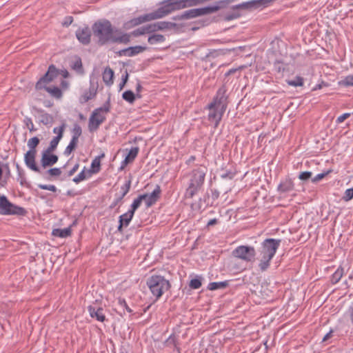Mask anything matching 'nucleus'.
I'll return each instance as SVG.
<instances>
[{
	"instance_id": "f257e3e1",
	"label": "nucleus",
	"mask_w": 353,
	"mask_h": 353,
	"mask_svg": "<svg viewBox=\"0 0 353 353\" xmlns=\"http://www.w3.org/2000/svg\"><path fill=\"white\" fill-rule=\"evenodd\" d=\"M93 35L97 38L101 46L108 43L128 44L130 41V35L120 30L114 29L108 19L96 21L92 26Z\"/></svg>"
},
{
	"instance_id": "f03ea898",
	"label": "nucleus",
	"mask_w": 353,
	"mask_h": 353,
	"mask_svg": "<svg viewBox=\"0 0 353 353\" xmlns=\"http://www.w3.org/2000/svg\"><path fill=\"white\" fill-rule=\"evenodd\" d=\"M281 243V239H266L261 244L259 250V268L264 272L268 269L270 262L274 256Z\"/></svg>"
},
{
	"instance_id": "7ed1b4c3",
	"label": "nucleus",
	"mask_w": 353,
	"mask_h": 353,
	"mask_svg": "<svg viewBox=\"0 0 353 353\" xmlns=\"http://www.w3.org/2000/svg\"><path fill=\"white\" fill-rule=\"evenodd\" d=\"M207 172V167L201 165L191 171L189 174L188 186L185 194L186 198H192L201 189Z\"/></svg>"
},
{
	"instance_id": "20e7f679",
	"label": "nucleus",
	"mask_w": 353,
	"mask_h": 353,
	"mask_svg": "<svg viewBox=\"0 0 353 353\" xmlns=\"http://www.w3.org/2000/svg\"><path fill=\"white\" fill-rule=\"evenodd\" d=\"M210 0H163L160 2L164 16L166 17L170 14L186 8L194 7Z\"/></svg>"
},
{
	"instance_id": "39448f33",
	"label": "nucleus",
	"mask_w": 353,
	"mask_h": 353,
	"mask_svg": "<svg viewBox=\"0 0 353 353\" xmlns=\"http://www.w3.org/2000/svg\"><path fill=\"white\" fill-rule=\"evenodd\" d=\"M234 0H221L217 1L214 6H207L205 8H193L183 12V16L186 19H193L197 17L206 15L217 12L218 10L226 8Z\"/></svg>"
},
{
	"instance_id": "423d86ee",
	"label": "nucleus",
	"mask_w": 353,
	"mask_h": 353,
	"mask_svg": "<svg viewBox=\"0 0 353 353\" xmlns=\"http://www.w3.org/2000/svg\"><path fill=\"white\" fill-rule=\"evenodd\" d=\"M146 283L156 299H159L164 292L170 288V282L160 275L151 276L148 279Z\"/></svg>"
},
{
	"instance_id": "0eeeda50",
	"label": "nucleus",
	"mask_w": 353,
	"mask_h": 353,
	"mask_svg": "<svg viewBox=\"0 0 353 353\" xmlns=\"http://www.w3.org/2000/svg\"><path fill=\"white\" fill-rule=\"evenodd\" d=\"M40 143L37 137H34L28 141L29 150L24 154V161L26 166L31 170L41 174V168L36 163L37 150L36 148Z\"/></svg>"
},
{
	"instance_id": "6e6552de",
	"label": "nucleus",
	"mask_w": 353,
	"mask_h": 353,
	"mask_svg": "<svg viewBox=\"0 0 353 353\" xmlns=\"http://www.w3.org/2000/svg\"><path fill=\"white\" fill-rule=\"evenodd\" d=\"M163 17H165V16L161 6H160V7L154 12L143 15H141L138 17L133 18L125 22L123 24V28L126 30H128L145 22L150 21L158 19H162Z\"/></svg>"
},
{
	"instance_id": "1a4fd4ad",
	"label": "nucleus",
	"mask_w": 353,
	"mask_h": 353,
	"mask_svg": "<svg viewBox=\"0 0 353 353\" xmlns=\"http://www.w3.org/2000/svg\"><path fill=\"white\" fill-rule=\"evenodd\" d=\"M26 213L25 208L12 203L6 196L0 195V214L25 216Z\"/></svg>"
},
{
	"instance_id": "9d476101",
	"label": "nucleus",
	"mask_w": 353,
	"mask_h": 353,
	"mask_svg": "<svg viewBox=\"0 0 353 353\" xmlns=\"http://www.w3.org/2000/svg\"><path fill=\"white\" fill-rule=\"evenodd\" d=\"M232 256L245 262H252L255 259L256 250L252 246L240 245L232 251Z\"/></svg>"
},
{
	"instance_id": "9b49d317",
	"label": "nucleus",
	"mask_w": 353,
	"mask_h": 353,
	"mask_svg": "<svg viewBox=\"0 0 353 353\" xmlns=\"http://www.w3.org/2000/svg\"><path fill=\"white\" fill-rule=\"evenodd\" d=\"M59 70L55 65H50L46 73L37 82L35 88L38 90H43L48 83L54 81L59 76Z\"/></svg>"
},
{
	"instance_id": "f8f14e48",
	"label": "nucleus",
	"mask_w": 353,
	"mask_h": 353,
	"mask_svg": "<svg viewBox=\"0 0 353 353\" xmlns=\"http://www.w3.org/2000/svg\"><path fill=\"white\" fill-rule=\"evenodd\" d=\"M226 91L225 86H222L218 90L215 97L210 103V108L218 107L223 110H226L228 104Z\"/></svg>"
},
{
	"instance_id": "ddd939ff",
	"label": "nucleus",
	"mask_w": 353,
	"mask_h": 353,
	"mask_svg": "<svg viewBox=\"0 0 353 353\" xmlns=\"http://www.w3.org/2000/svg\"><path fill=\"white\" fill-rule=\"evenodd\" d=\"M106 117L103 114L93 111L89 118L88 130L90 132L97 131L99 126L105 121Z\"/></svg>"
},
{
	"instance_id": "4468645a",
	"label": "nucleus",
	"mask_w": 353,
	"mask_h": 353,
	"mask_svg": "<svg viewBox=\"0 0 353 353\" xmlns=\"http://www.w3.org/2000/svg\"><path fill=\"white\" fill-rule=\"evenodd\" d=\"M294 190V183L292 179L286 177L283 179L277 187L279 198L286 197L291 192Z\"/></svg>"
},
{
	"instance_id": "2eb2a0df",
	"label": "nucleus",
	"mask_w": 353,
	"mask_h": 353,
	"mask_svg": "<svg viewBox=\"0 0 353 353\" xmlns=\"http://www.w3.org/2000/svg\"><path fill=\"white\" fill-rule=\"evenodd\" d=\"M90 316L96 319L98 321L104 322L105 316L103 313V308L100 305L98 301L88 307Z\"/></svg>"
},
{
	"instance_id": "dca6fc26",
	"label": "nucleus",
	"mask_w": 353,
	"mask_h": 353,
	"mask_svg": "<svg viewBox=\"0 0 353 353\" xmlns=\"http://www.w3.org/2000/svg\"><path fill=\"white\" fill-rule=\"evenodd\" d=\"M208 108L210 111L208 116V121L214 123V128H216L219 125L225 110H223L221 108H218V107L210 108V103L208 105Z\"/></svg>"
},
{
	"instance_id": "f3484780",
	"label": "nucleus",
	"mask_w": 353,
	"mask_h": 353,
	"mask_svg": "<svg viewBox=\"0 0 353 353\" xmlns=\"http://www.w3.org/2000/svg\"><path fill=\"white\" fill-rule=\"evenodd\" d=\"M161 194V189L160 185H157L154 190L151 194H143V196H145L144 201L145 203L146 207L150 208L154 205L160 199Z\"/></svg>"
},
{
	"instance_id": "a211bd4d",
	"label": "nucleus",
	"mask_w": 353,
	"mask_h": 353,
	"mask_svg": "<svg viewBox=\"0 0 353 353\" xmlns=\"http://www.w3.org/2000/svg\"><path fill=\"white\" fill-rule=\"evenodd\" d=\"M76 37L80 43L88 45L91 40V30L88 26L79 28L76 32Z\"/></svg>"
},
{
	"instance_id": "6ab92c4d",
	"label": "nucleus",
	"mask_w": 353,
	"mask_h": 353,
	"mask_svg": "<svg viewBox=\"0 0 353 353\" xmlns=\"http://www.w3.org/2000/svg\"><path fill=\"white\" fill-rule=\"evenodd\" d=\"M272 0H253L249 2L243 3L235 6H233L232 9L235 10L241 8L248 9L252 7L258 8L261 6H266Z\"/></svg>"
},
{
	"instance_id": "aec40b11",
	"label": "nucleus",
	"mask_w": 353,
	"mask_h": 353,
	"mask_svg": "<svg viewBox=\"0 0 353 353\" xmlns=\"http://www.w3.org/2000/svg\"><path fill=\"white\" fill-rule=\"evenodd\" d=\"M58 156L52 153H48L47 150H43L42 152L41 164L44 168L52 166L58 161Z\"/></svg>"
},
{
	"instance_id": "412c9836",
	"label": "nucleus",
	"mask_w": 353,
	"mask_h": 353,
	"mask_svg": "<svg viewBox=\"0 0 353 353\" xmlns=\"http://www.w3.org/2000/svg\"><path fill=\"white\" fill-rule=\"evenodd\" d=\"M146 49L145 47H143L141 46H136L133 47H129L123 50H119L117 52L119 56H126V57H133L139 53L143 52Z\"/></svg>"
},
{
	"instance_id": "4be33fe9",
	"label": "nucleus",
	"mask_w": 353,
	"mask_h": 353,
	"mask_svg": "<svg viewBox=\"0 0 353 353\" xmlns=\"http://www.w3.org/2000/svg\"><path fill=\"white\" fill-rule=\"evenodd\" d=\"M134 213L128 210L127 212L121 215L119 218V225L117 228V230L119 232H123V227H128L134 216Z\"/></svg>"
},
{
	"instance_id": "5701e85b",
	"label": "nucleus",
	"mask_w": 353,
	"mask_h": 353,
	"mask_svg": "<svg viewBox=\"0 0 353 353\" xmlns=\"http://www.w3.org/2000/svg\"><path fill=\"white\" fill-rule=\"evenodd\" d=\"M97 94V90L94 88V85H91L89 88L88 90H86L83 92V94L81 96L80 101L81 103H86L89 100L94 98Z\"/></svg>"
},
{
	"instance_id": "b1692460",
	"label": "nucleus",
	"mask_w": 353,
	"mask_h": 353,
	"mask_svg": "<svg viewBox=\"0 0 353 353\" xmlns=\"http://www.w3.org/2000/svg\"><path fill=\"white\" fill-rule=\"evenodd\" d=\"M114 71L110 67H106L103 72V81L107 85H111L113 83Z\"/></svg>"
},
{
	"instance_id": "393cba45",
	"label": "nucleus",
	"mask_w": 353,
	"mask_h": 353,
	"mask_svg": "<svg viewBox=\"0 0 353 353\" xmlns=\"http://www.w3.org/2000/svg\"><path fill=\"white\" fill-rule=\"evenodd\" d=\"M92 174V171H90V170H86L85 167H84L83 170L77 176L73 178L72 181L75 183L78 184L81 181L90 177Z\"/></svg>"
},
{
	"instance_id": "a878e982",
	"label": "nucleus",
	"mask_w": 353,
	"mask_h": 353,
	"mask_svg": "<svg viewBox=\"0 0 353 353\" xmlns=\"http://www.w3.org/2000/svg\"><path fill=\"white\" fill-rule=\"evenodd\" d=\"M72 230L70 228H65L63 229H54L52 232V234L54 236L65 238L71 235Z\"/></svg>"
},
{
	"instance_id": "bb28decb",
	"label": "nucleus",
	"mask_w": 353,
	"mask_h": 353,
	"mask_svg": "<svg viewBox=\"0 0 353 353\" xmlns=\"http://www.w3.org/2000/svg\"><path fill=\"white\" fill-rule=\"evenodd\" d=\"M46 92H48L52 97L56 99H61L62 97L63 93L61 89L57 86L53 87H48L45 86L43 88Z\"/></svg>"
},
{
	"instance_id": "cd10ccee",
	"label": "nucleus",
	"mask_w": 353,
	"mask_h": 353,
	"mask_svg": "<svg viewBox=\"0 0 353 353\" xmlns=\"http://www.w3.org/2000/svg\"><path fill=\"white\" fill-rule=\"evenodd\" d=\"M105 157V154L102 153L101 155L94 158L91 163V169L90 171H92L93 173H97L100 170L101 167V159Z\"/></svg>"
},
{
	"instance_id": "c85d7f7f",
	"label": "nucleus",
	"mask_w": 353,
	"mask_h": 353,
	"mask_svg": "<svg viewBox=\"0 0 353 353\" xmlns=\"http://www.w3.org/2000/svg\"><path fill=\"white\" fill-rule=\"evenodd\" d=\"M61 139V133L54 137L50 142L49 146L45 150L48 153H52L57 148L60 140Z\"/></svg>"
},
{
	"instance_id": "c756f323",
	"label": "nucleus",
	"mask_w": 353,
	"mask_h": 353,
	"mask_svg": "<svg viewBox=\"0 0 353 353\" xmlns=\"http://www.w3.org/2000/svg\"><path fill=\"white\" fill-rule=\"evenodd\" d=\"M42 113L40 115V122L42 123L45 125H51L54 122L53 117L46 112H43V111L41 110Z\"/></svg>"
},
{
	"instance_id": "7c9ffc66",
	"label": "nucleus",
	"mask_w": 353,
	"mask_h": 353,
	"mask_svg": "<svg viewBox=\"0 0 353 353\" xmlns=\"http://www.w3.org/2000/svg\"><path fill=\"white\" fill-rule=\"evenodd\" d=\"M157 30L165 29H173L177 27V24L170 21H159L156 23Z\"/></svg>"
},
{
	"instance_id": "2f4dec72",
	"label": "nucleus",
	"mask_w": 353,
	"mask_h": 353,
	"mask_svg": "<svg viewBox=\"0 0 353 353\" xmlns=\"http://www.w3.org/2000/svg\"><path fill=\"white\" fill-rule=\"evenodd\" d=\"M165 37L160 34H154L148 37V41L150 44L162 43L165 41Z\"/></svg>"
},
{
	"instance_id": "473e14b6",
	"label": "nucleus",
	"mask_w": 353,
	"mask_h": 353,
	"mask_svg": "<svg viewBox=\"0 0 353 353\" xmlns=\"http://www.w3.org/2000/svg\"><path fill=\"white\" fill-rule=\"evenodd\" d=\"M139 151V148L138 147L132 148L128 155L125 157L126 163H132L134 161L135 158L137 157Z\"/></svg>"
},
{
	"instance_id": "72a5a7b5",
	"label": "nucleus",
	"mask_w": 353,
	"mask_h": 353,
	"mask_svg": "<svg viewBox=\"0 0 353 353\" xmlns=\"http://www.w3.org/2000/svg\"><path fill=\"white\" fill-rule=\"evenodd\" d=\"M78 143V140L71 139L70 142L64 150V154L66 156L70 155L77 148Z\"/></svg>"
},
{
	"instance_id": "f704fd0d",
	"label": "nucleus",
	"mask_w": 353,
	"mask_h": 353,
	"mask_svg": "<svg viewBox=\"0 0 353 353\" xmlns=\"http://www.w3.org/2000/svg\"><path fill=\"white\" fill-rule=\"evenodd\" d=\"M144 199L145 196L140 194L137 199L134 200L132 205H130V209L129 210L134 213L135 211L140 207L141 202L144 201Z\"/></svg>"
},
{
	"instance_id": "c9c22d12",
	"label": "nucleus",
	"mask_w": 353,
	"mask_h": 353,
	"mask_svg": "<svg viewBox=\"0 0 353 353\" xmlns=\"http://www.w3.org/2000/svg\"><path fill=\"white\" fill-rule=\"evenodd\" d=\"M228 285V281L212 282L209 283L208 289L210 290H216L217 289H223Z\"/></svg>"
},
{
	"instance_id": "e433bc0d",
	"label": "nucleus",
	"mask_w": 353,
	"mask_h": 353,
	"mask_svg": "<svg viewBox=\"0 0 353 353\" xmlns=\"http://www.w3.org/2000/svg\"><path fill=\"white\" fill-rule=\"evenodd\" d=\"M71 68L72 70H75L79 74H83L84 72L82 61L80 58H77L74 61L72 62Z\"/></svg>"
},
{
	"instance_id": "4c0bfd02",
	"label": "nucleus",
	"mask_w": 353,
	"mask_h": 353,
	"mask_svg": "<svg viewBox=\"0 0 353 353\" xmlns=\"http://www.w3.org/2000/svg\"><path fill=\"white\" fill-rule=\"evenodd\" d=\"M343 274V269L342 268H339L332 275L331 282L332 284L337 283L341 279Z\"/></svg>"
},
{
	"instance_id": "58836bf2",
	"label": "nucleus",
	"mask_w": 353,
	"mask_h": 353,
	"mask_svg": "<svg viewBox=\"0 0 353 353\" xmlns=\"http://www.w3.org/2000/svg\"><path fill=\"white\" fill-rule=\"evenodd\" d=\"M122 97L130 103H133L136 98H137L135 94L131 90L125 91L122 94Z\"/></svg>"
},
{
	"instance_id": "ea45409f",
	"label": "nucleus",
	"mask_w": 353,
	"mask_h": 353,
	"mask_svg": "<svg viewBox=\"0 0 353 353\" xmlns=\"http://www.w3.org/2000/svg\"><path fill=\"white\" fill-rule=\"evenodd\" d=\"M288 85L291 86H303V78L300 76H296L293 80H287Z\"/></svg>"
},
{
	"instance_id": "a19ab883",
	"label": "nucleus",
	"mask_w": 353,
	"mask_h": 353,
	"mask_svg": "<svg viewBox=\"0 0 353 353\" xmlns=\"http://www.w3.org/2000/svg\"><path fill=\"white\" fill-rule=\"evenodd\" d=\"M110 99L108 98V99L104 103L102 107L95 109L94 111L97 112H99L101 114L108 113L110 110Z\"/></svg>"
},
{
	"instance_id": "79ce46f5",
	"label": "nucleus",
	"mask_w": 353,
	"mask_h": 353,
	"mask_svg": "<svg viewBox=\"0 0 353 353\" xmlns=\"http://www.w3.org/2000/svg\"><path fill=\"white\" fill-rule=\"evenodd\" d=\"M72 132V139H77L79 141V138L80 137V136L82 134L81 127L79 124L75 123L74 125Z\"/></svg>"
},
{
	"instance_id": "37998d69",
	"label": "nucleus",
	"mask_w": 353,
	"mask_h": 353,
	"mask_svg": "<svg viewBox=\"0 0 353 353\" xmlns=\"http://www.w3.org/2000/svg\"><path fill=\"white\" fill-rule=\"evenodd\" d=\"M131 187V181L128 180L121 187V194L120 196L123 197L128 193Z\"/></svg>"
},
{
	"instance_id": "c03bdc74",
	"label": "nucleus",
	"mask_w": 353,
	"mask_h": 353,
	"mask_svg": "<svg viewBox=\"0 0 353 353\" xmlns=\"http://www.w3.org/2000/svg\"><path fill=\"white\" fill-rule=\"evenodd\" d=\"M143 27V29H144L145 34L152 33V32H154L156 31H158L156 23H151V24H148V25L144 26Z\"/></svg>"
},
{
	"instance_id": "a18cd8bd",
	"label": "nucleus",
	"mask_w": 353,
	"mask_h": 353,
	"mask_svg": "<svg viewBox=\"0 0 353 353\" xmlns=\"http://www.w3.org/2000/svg\"><path fill=\"white\" fill-rule=\"evenodd\" d=\"M46 174H49L50 176H59L61 174V170L58 168H50Z\"/></svg>"
},
{
	"instance_id": "49530a36",
	"label": "nucleus",
	"mask_w": 353,
	"mask_h": 353,
	"mask_svg": "<svg viewBox=\"0 0 353 353\" xmlns=\"http://www.w3.org/2000/svg\"><path fill=\"white\" fill-rule=\"evenodd\" d=\"M201 285V281L199 279H193L190 281L189 286L192 289H199Z\"/></svg>"
},
{
	"instance_id": "de8ad7c7",
	"label": "nucleus",
	"mask_w": 353,
	"mask_h": 353,
	"mask_svg": "<svg viewBox=\"0 0 353 353\" xmlns=\"http://www.w3.org/2000/svg\"><path fill=\"white\" fill-rule=\"evenodd\" d=\"M330 172H331V170H327L325 172L318 174L314 178L312 179V182L317 183L318 181L323 179L325 176H327Z\"/></svg>"
},
{
	"instance_id": "09e8293b",
	"label": "nucleus",
	"mask_w": 353,
	"mask_h": 353,
	"mask_svg": "<svg viewBox=\"0 0 353 353\" xmlns=\"http://www.w3.org/2000/svg\"><path fill=\"white\" fill-rule=\"evenodd\" d=\"M353 199V188L347 189L345 192L344 196H343V199L345 201H348Z\"/></svg>"
},
{
	"instance_id": "8fccbe9b",
	"label": "nucleus",
	"mask_w": 353,
	"mask_h": 353,
	"mask_svg": "<svg viewBox=\"0 0 353 353\" xmlns=\"http://www.w3.org/2000/svg\"><path fill=\"white\" fill-rule=\"evenodd\" d=\"M38 188L41 189V190H50V191H52V192H56L57 191V188L54 185L39 184L38 185Z\"/></svg>"
},
{
	"instance_id": "3c124183",
	"label": "nucleus",
	"mask_w": 353,
	"mask_h": 353,
	"mask_svg": "<svg viewBox=\"0 0 353 353\" xmlns=\"http://www.w3.org/2000/svg\"><path fill=\"white\" fill-rule=\"evenodd\" d=\"M241 16L240 13L239 12H233L232 13L227 14L225 16V19L226 21H231L234 19H237Z\"/></svg>"
},
{
	"instance_id": "603ef678",
	"label": "nucleus",
	"mask_w": 353,
	"mask_h": 353,
	"mask_svg": "<svg viewBox=\"0 0 353 353\" xmlns=\"http://www.w3.org/2000/svg\"><path fill=\"white\" fill-rule=\"evenodd\" d=\"M312 175V173L311 172H309V171L302 172L300 173V174L299 176V179L302 181H306V180L309 179L310 178H311Z\"/></svg>"
},
{
	"instance_id": "864d4df0",
	"label": "nucleus",
	"mask_w": 353,
	"mask_h": 353,
	"mask_svg": "<svg viewBox=\"0 0 353 353\" xmlns=\"http://www.w3.org/2000/svg\"><path fill=\"white\" fill-rule=\"evenodd\" d=\"M351 114H353V112L352 113H344L342 115L339 116L336 120V123H343L345 119H347V118H349Z\"/></svg>"
},
{
	"instance_id": "5fc2aeb1",
	"label": "nucleus",
	"mask_w": 353,
	"mask_h": 353,
	"mask_svg": "<svg viewBox=\"0 0 353 353\" xmlns=\"http://www.w3.org/2000/svg\"><path fill=\"white\" fill-rule=\"evenodd\" d=\"M130 36L132 35L134 37H139L141 35L145 34L143 27L139 28L134 31H132L130 34H129Z\"/></svg>"
},
{
	"instance_id": "6e6d98bb",
	"label": "nucleus",
	"mask_w": 353,
	"mask_h": 353,
	"mask_svg": "<svg viewBox=\"0 0 353 353\" xmlns=\"http://www.w3.org/2000/svg\"><path fill=\"white\" fill-rule=\"evenodd\" d=\"M343 84L346 86L353 85V75H348L343 80Z\"/></svg>"
},
{
	"instance_id": "4d7b16f0",
	"label": "nucleus",
	"mask_w": 353,
	"mask_h": 353,
	"mask_svg": "<svg viewBox=\"0 0 353 353\" xmlns=\"http://www.w3.org/2000/svg\"><path fill=\"white\" fill-rule=\"evenodd\" d=\"M274 69L277 72H283L285 70V68L283 66V63L282 62L279 61H276L274 63Z\"/></svg>"
},
{
	"instance_id": "13d9d810",
	"label": "nucleus",
	"mask_w": 353,
	"mask_h": 353,
	"mask_svg": "<svg viewBox=\"0 0 353 353\" xmlns=\"http://www.w3.org/2000/svg\"><path fill=\"white\" fill-rule=\"evenodd\" d=\"M26 125L28 127L29 130L30 132L36 131V129L34 127V124L32 123V121L30 118L26 117L24 120Z\"/></svg>"
},
{
	"instance_id": "bf43d9fd",
	"label": "nucleus",
	"mask_w": 353,
	"mask_h": 353,
	"mask_svg": "<svg viewBox=\"0 0 353 353\" xmlns=\"http://www.w3.org/2000/svg\"><path fill=\"white\" fill-rule=\"evenodd\" d=\"M166 343L168 345H173L175 347H176V338L174 334H172L169 336V338L166 340Z\"/></svg>"
},
{
	"instance_id": "052dcab7",
	"label": "nucleus",
	"mask_w": 353,
	"mask_h": 353,
	"mask_svg": "<svg viewBox=\"0 0 353 353\" xmlns=\"http://www.w3.org/2000/svg\"><path fill=\"white\" fill-rule=\"evenodd\" d=\"M65 123H63L60 127L54 128L53 129V132L54 134H57V135H59V134L61 133V138H62L63 137V131L65 130Z\"/></svg>"
},
{
	"instance_id": "680f3d73",
	"label": "nucleus",
	"mask_w": 353,
	"mask_h": 353,
	"mask_svg": "<svg viewBox=\"0 0 353 353\" xmlns=\"http://www.w3.org/2000/svg\"><path fill=\"white\" fill-rule=\"evenodd\" d=\"M119 304L126 309V310L129 312V313H131L132 312V310L129 307V306L128 305L125 299H119Z\"/></svg>"
},
{
	"instance_id": "e2e57ef3",
	"label": "nucleus",
	"mask_w": 353,
	"mask_h": 353,
	"mask_svg": "<svg viewBox=\"0 0 353 353\" xmlns=\"http://www.w3.org/2000/svg\"><path fill=\"white\" fill-rule=\"evenodd\" d=\"M18 180H19L20 184L23 185L26 183V177L24 171H20L18 173Z\"/></svg>"
},
{
	"instance_id": "0e129e2a",
	"label": "nucleus",
	"mask_w": 353,
	"mask_h": 353,
	"mask_svg": "<svg viewBox=\"0 0 353 353\" xmlns=\"http://www.w3.org/2000/svg\"><path fill=\"white\" fill-rule=\"evenodd\" d=\"M128 73L126 71L125 74L122 76V81L119 83V89L120 90H122L126 82L128 81Z\"/></svg>"
},
{
	"instance_id": "69168bd1",
	"label": "nucleus",
	"mask_w": 353,
	"mask_h": 353,
	"mask_svg": "<svg viewBox=\"0 0 353 353\" xmlns=\"http://www.w3.org/2000/svg\"><path fill=\"white\" fill-rule=\"evenodd\" d=\"M235 174L232 172H226L225 173H223L221 175V177L222 179H232L234 176Z\"/></svg>"
},
{
	"instance_id": "338daca9",
	"label": "nucleus",
	"mask_w": 353,
	"mask_h": 353,
	"mask_svg": "<svg viewBox=\"0 0 353 353\" xmlns=\"http://www.w3.org/2000/svg\"><path fill=\"white\" fill-rule=\"evenodd\" d=\"M72 21L73 17L71 16H68L65 18L62 24L63 26L68 27L72 23Z\"/></svg>"
},
{
	"instance_id": "774afa93",
	"label": "nucleus",
	"mask_w": 353,
	"mask_h": 353,
	"mask_svg": "<svg viewBox=\"0 0 353 353\" xmlns=\"http://www.w3.org/2000/svg\"><path fill=\"white\" fill-rule=\"evenodd\" d=\"M348 314H349V318H350V323L353 326V305L349 307Z\"/></svg>"
}]
</instances>
